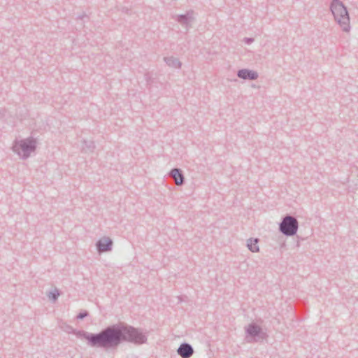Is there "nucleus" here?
I'll return each instance as SVG.
<instances>
[{
    "instance_id": "5",
    "label": "nucleus",
    "mask_w": 358,
    "mask_h": 358,
    "mask_svg": "<svg viewBox=\"0 0 358 358\" xmlns=\"http://www.w3.org/2000/svg\"><path fill=\"white\" fill-rule=\"evenodd\" d=\"M173 18L188 31L192 27V23L195 21L194 12L192 10H189L185 14L174 16Z\"/></svg>"
},
{
    "instance_id": "7",
    "label": "nucleus",
    "mask_w": 358,
    "mask_h": 358,
    "mask_svg": "<svg viewBox=\"0 0 358 358\" xmlns=\"http://www.w3.org/2000/svg\"><path fill=\"white\" fill-rule=\"evenodd\" d=\"M237 76L243 80H254L258 78L259 74L254 70L243 69L237 71Z\"/></svg>"
},
{
    "instance_id": "12",
    "label": "nucleus",
    "mask_w": 358,
    "mask_h": 358,
    "mask_svg": "<svg viewBox=\"0 0 358 358\" xmlns=\"http://www.w3.org/2000/svg\"><path fill=\"white\" fill-rule=\"evenodd\" d=\"M82 150L85 153L93 152L95 149L94 142L92 141L83 140Z\"/></svg>"
},
{
    "instance_id": "13",
    "label": "nucleus",
    "mask_w": 358,
    "mask_h": 358,
    "mask_svg": "<svg viewBox=\"0 0 358 358\" xmlns=\"http://www.w3.org/2000/svg\"><path fill=\"white\" fill-rule=\"evenodd\" d=\"M259 239L258 238H249L247 241V247L252 252L259 251Z\"/></svg>"
},
{
    "instance_id": "16",
    "label": "nucleus",
    "mask_w": 358,
    "mask_h": 358,
    "mask_svg": "<svg viewBox=\"0 0 358 358\" xmlns=\"http://www.w3.org/2000/svg\"><path fill=\"white\" fill-rule=\"evenodd\" d=\"M243 41L246 44H250V43H252L254 41V38H253L245 37V38H243Z\"/></svg>"
},
{
    "instance_id": "10",
    "label": "nucleus",
    "mask_w": 358,
    "mask_h": 358,
    "mask_svg": "<svg viewBox=\"0 0 358 358\" xmlns=\"http://www.w3.org/2000/svg\"><path fill=\"white\" fill-rule=\"evenodd\" d=\"M245 329L247 335L251 336L255 341H257L256 337L262 332V328L255 323L250 324Z\"/></svg>"
},
{
    "instance_id": "14",
    "label": "nucleus",
    "mask_w": 358,
    "mask_h": 358,
    "mask_svg": "<svg viewBox=\"0 0 358 358\" xmlns=\"http://www.w3.org/2000/svg\"><path fill=\"white\" fill-rule=\"evenodd\" d=\"M47 296L50 301L55 302L59 296V290L57 288H54L47 294Z\"/></svg>"
},
{
    "instance_id": "15",
    "label": "nucleus",
    "mask_w": 358,
    "mask_h": 358,
    "mask_svg": "<svg viewBox=\"0 0 358 358\" xmlns=\"http://www.w3.org/2000/svg\"><path fill=\"white\" fill-rule=\"evenodd\" d=\"M87 315H88V313L87 311H84L83 313H80L77 315V318L79 320H82V319H84L85 317H86Z\"/></svg>"
},
{
    "instance_id": "11",
    "label": "nucleus",
    "mask_w": 358,
    "mask_h": 358,
    "mask_svg": "<svg viewBox=\"0 0 358 358\" xmlns=\"http://www.w3.org/2000/svg\"><path fill=\"white\" fill-rule=\"evenodd\" d=\"M164 62L166 64L172 68L175 69H180L181 68V62L179 61L178 59L173 57H166L164 58Z\"/></svg>"
},
{
    "instance_id": "18",
    "label": "nucleus",
    "mask_w": 358,
    "mask_h": 358,
    "mask_svg": "<svg viewBox=\"0 0 358 358\" xmlns=\"http://www.w3.org/2000/svg\"><path fill=\"white\" fill-rule=\"evenodd\" d=\"M80 18L81 20H83V18H88V17H87V15H83V16H80Z\"/></svg>"
},
{
    "instance_id": "9",
    "label": "nucleus",
    "mask_w": 358,
    "mask_h": 358,
    "mask_svg": "<svg viewBox=\"0 0 358 358\" xmlns=\"http://www.w3.org/2000/svg\"><path fill=\"white\" fill-rule=\"evenodd\" d=\"M169 175L173 178L175 183L177 185L180 186L184 184L185 177H184L182 171L180 169H178V168L172 169L170 171Z\"/></svg>"
},
{
    "instance_id": "2",
    "label": "nucleus",
    "mask_w": 358,
    "mask_h": 358,
    "mask_svg": "<svg viewBox=\"0 0 358 358\" xmlns=\"http://www.w3.org/2000/svg\"><path fill=\"white\" fill-rule=\"evenodd\" d=\"M330 10L342 31L350 32L351 29L350 15L343 3L340 0H332L330 4Z\"/></svg>"
},
{
    "instance_id": "8",
    "label": "nucleus",
    "mask_w": 358,
    "mask_h": 358,
    "mask_svg": "<svg viewBox=\"0 0 358 358\" xmlns=\"http://www.w3.org/2000/svg\"><path fill=\"white\" fill-rule=\"evenodd\" d=\"M177 352L182 358H189L194 354V349L190 344L183 343L178 348Z\"/></svg>"
},
{
    "instance_id": "17",
    "label": "nucleus",
    "mask_w": 358,
    "mask_h": 358,
    "mask_svg": "<svg viewBox=\"0 0 358 358\" xmlns=\"http://www.w3.org/2000/svg\"><path fill=\"white\" fill-rule=\"evenodd\" d=\"M5 116V111L3 109H0V120L3 118Z\"/></svg>"
},
{
    "instance_id": "3",
    "label": "nucleus",
    "mask_w": 358,
    "mask_h": 358,
    "mask_svg": "<svg viewBox=\"0 0 358 358\" xmlns=\"http://www.w3.org/2000/svg\"><path fill=\"white\" fill-rule=\"evenodd\" d=\"M36 148V141L32 137L20 141L16 140L12 147L13 151L23 159H27Z\"/></svg>"
},
{
    "instance_id": "4",
    "label": "nucleus",
    "mask_w": 358,
    "mask_h": 358,
    "mask_svg": "<svg viewBox=\"0 0 358 358\" xmlns=\"http://www.w3.org/2000/svg\"><path fill=\"white\" fill-rule=\"evenodd\" d=\"M298 220L290 215H286L279 224L280 231L287 236H294L298 231Z\"/></svg>"
},
{
    "instance_id": "1",
    "label": "nucleus",
    "mask_w": 358,
    "mask_h": 358,
    "mask_svg": "<svg viewBox=\"0 0 358 358\" xmlns=\"http://www.w3.org/2000/svg\"><path fill=\"white\" fill-rule=\"evenodd\" d=\"M77 335L83 336L93 348L104 350L116 348L123 342L142 345L147 342V335L141 329L124 324H113L102 329L98 334L79 331Z\"/></svg>"
},
{
    "instance_id": "6",
    "label": "nucleus",
    "mask_w": 358,
    "mask_h": 358,
    "mask_svg": "<svg viewBox=\"0 0 358 358\" xmlns=\"http://www.w3.org/2000/svg\"><path fill=\"white\" fill-rule=\"evenodd\" d=\"M113 240L108 236L101 238L96 243V250L99 253L110 252L113 248Z\"/></svg>"
}]
</instances>
